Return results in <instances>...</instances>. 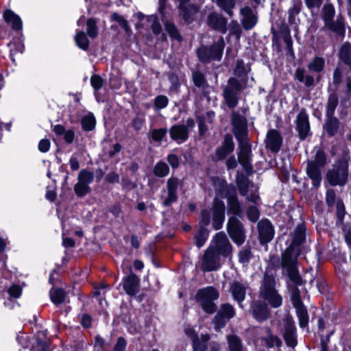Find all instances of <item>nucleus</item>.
<instances>
[{
  "label": "nucleus",
  "instance_id": "f257e3e1",
  "mask_svg": "<svg viewBox=\"0 0 351 351\" xmlns=\"http://www.w3.org/2000/svg\"><path fill=\"white\" fill-rule=\"evenodd\" d=\"M231 125L232 134L238 142L237 159L239 164L247 176H252L254 172L252 165L253 154L249 138L247 118L238 112H232Z\"/></svg>",
  "mask_w": 351,
  "mask_h": 351
},
{
  "label": "nucleus",
  "instance_id": "f03ea898",
  "mask_svg": "<svg viewBox=\"0 0 351 351\" xmlns=\"http://www.w3.org/2000/svg\"><path fill=\"white\" fill-rule=\"evenodd\" d=\"M211 214L213 228L215 230L221 229L226 218V206L223 201L217 197H214L210 210H201L199 227L206 228L210 223Z\"/></svg>",
  "mask_w": 351,
  "mask_h": 351
},
{
  "label": "nucleus",
  "instance_id": "7ed1b4c3",
  "mask_svg": "<svg viewBox=\"0 0 351 351\" xmlns=\"http://www.w3.org/2000/svg\"><path fill=\"white\" fill-rule=\"evenodd\" d=\"M300 254V248L297 249L295 253V248L288 246L281 256V267L286 269L288 278L296 286H302L304 284L298 266V258Z\"/></svg>",
  "mask_w": 351,
  "mask_h": 351
},
{
  "label": "nucleus",
  "instance_id": "20e7f679",
  "mask_svg": "<svg viewBox=\"0 0 351 351\" xmlns=\"http://www.w3.org/2000/svg\"><path fill=\"white\" fill-rule=\"evenodd\" d=\"M328 157L323 148H319L314 160L306 162V173L312 182L313 187L317 189L322 180V169L327 165Z\"/></svg>",
  "mask_w": 351,
  "mask_h": 351
},
{
  "label": "nucleus",
  "instance_id": "39448f33",
  "mask_svg": "<svg viewBox=\"0 0 351 351\" xmlns=\"http://www.w3.org/2000/svg\"><path fill=\"white\" fill-rule=\"evenodd\" d=\"M335 16V9L332 3H326L322 8V19L324 26L333 32L337 37L343 39L346 36V21L341 14Z\"/></svg>",
  "mask_w": 351,
  "mask_h": 351
},
{
  "label": "nucleus",
  "instance_id": "423d86ee",
  "mask_svg": "<svg viewBox=\"0 0 351 351\" xmlns=\"http://www.w3.org/2000/svg\"><path fill=\"white\" fill-rule=\"evenodd\" d=\"M349 162L344 157L337 159L332 166L326 173V179L328 183L332 186H344L348 180Z\"/></svg>",
  "mask_w": 351,
  "mask_h": 351
},
{
  "label": "nucleus",
  "instance_id": "0eeeda50",
  "mask_svg": "<svg viewBox=\"0 0 351 351\" xmlns=\"http://www.w3.org/2000/svg\"><path fill=\"white\" fill-rule=\"evenodd\" d=\"M219 298V292L214 286H207L198 289L195 295V301L206 314H213L217 311V306L215 303Z\"/></svg>",
  "mask_w": 351,
  "mask_h": 351
},
{
  "label": "nucleus",
  "instance_id": "6e6552de",
  "mask_svg": "<svg viewBox=\"0 0 351 351\" xmlns=\"http://www.w3.org/2000/svg\"><path fill=\"white\" fill-rule=\"evenodd\" d=\"M225 41L221 37L210 45H202L197 49V56L200 62L207 64L211 61H220L222 58Z\"/></svg>",
  "mask_w": 351,
  "mask_h": 351
},
{
  "label": "nucleus",
  "instance_id": "1a4fd4ad",
  "mask_svg": "<svg viewBox=\"0 0 351 351\" xmlns=\"http://www.w3.org/2000/svg\"><path fill=\"white\" fill-rule=\"evenodd\" d=\"M224 197L227 199V213L231 217L242 219L244 216L242 203L239 201L236 186L232 184H227L222 180Z\"/></svg>",
  "mask_w": 351,
  "mask_h": 351
},
{
  "label": "nucleus",
  "instance_id": "9d476101",
  "mask_svg": "<svg viewBox=\"0 0 351 351\" xmlns=\"http://www.w3.org/2000/svg\"><path fill=\"white\" fill-rule=\"evenodd\" d=\"M243 89V87L237 78L229 77L227 86L223 89V97L229 108H234L238 105Z\"/></svg>",
  "mask_w": 351,
  "mask_h": 351
},
{
  "label": "nucleus",
  "instance_id": "9b49d317",
  "mask_svg": "<svg viewBox=\"0 0 351 351\" xmlns=\"http://www.w3.org/2000/svg\"><path fill=\"white\" fill-rule=\"evenodd\" d=\"M226 228L229 237L237 245L241 246L245 243L246 230L237 217H229Z\"/></svg>",
  "mask_w": 351,
  "mask_h": 351
},
{
  "label": "nucleus",
  "instance_id": "f8f14e48",
  "mask_svg": "<svg viewBox=\"0 0 351 351\" xmlns=\"http://www.w3.org/2000/svg\"><path fill=\"white\" fill-rule=\"evenodd\" d=\"M236 315L235 309L230 303L221 304L219 309L213 319V324L216 330L223 328L227 322Z\"/></svg>",
  "mask_w": 351,
  "mask_h": 351
},
{
  "label": "nucleus",
  "instance_id": "ddd939ff",
  "mask_svg": "<svg viewBox=\"0 0 351 351\" xmlns=\"http://www.w3.org/2000/svg\"><path fill=\"white\" fill-rule=\"evenodd\" d=\"M51 341L47 330H38L30 338L29 351H50Z\"/></svg>",
  "mask_w": 351,
  "mask_h": 351
},
{
  "label": "nucleus",
  "instance_id": "4468645a",
  "mask_svg": "<svg viewBox=\"0 0 351 351\" xmlns=\"http://www.w3.org/2000/svg\"><path fill=\"white\" fill-rule=\"evenodd\" d=\"M257 230L258 241L261 245H267L273 240L275 229L269 219H263L258 221Z\"/></svg>",
  "mask_w": 351,
  "mask_h": 351
},
{
  "label": "nucleus",
  "instance_id": "2eb2a0df",
  "mask_svg": "<svg viewBox=\"0 0 351 351\" xmlns=\"http://www.w3.org/2000/svg\"><path fill=\"white\" fill-rule=\"evenodd\" d=\"M182 181L180 180L177 177L172 176L168 178L167 181V196L162 202V205L164 207H169L178 202V189L179 186H182Z\"/></svg>",
  "mask_w": 351,
  "mask_h": 351
},
{
  "label": "nucleus",
  "instance_id": "dca6fc26",
  "mask_svg": "<svg viewBox=\"0 0 351 351\" xmlns=\"http://www.w3.org/2000/svg\"><path fill=\"white\" fill-rule=\"evenodd\" d=\"M220 256L217 252L211 247L207 248L202 258V267L204 271H216L220 267Z\"/></svg>",
  "mask_w": 351,
  "mask_h": 351
},
{
  "label": "nucleus",
  "instance_id": "f3484780",
  "mask_svg": "<svg viewBox=\"0 0 351 351\" xmlns=\"http://www.w3.org/2000/svg\"><path fill=\"white\" fill-rule=\"evenodd\" d=\"M295 124V130L298 132L300 140H305L311 134V125L308 121V116L305 109H302L297 115Z\"/></svg>",
  "mask_w": 351,
  "mask_h": 351
},
{
  "label": "nucleus",
  "instance_id": "a211bd4d",
  "mask_svg": "<svg viewBox=\"0 0 351 351\" xmlns=\"http://www.w3.org/2000/svg\"><path fill=\"white\" fill-rule=\"evenodd\" d=\"M121 285L128 295L135 296L140 290L141 279L130 270V273L123 278Z\"/></svg>",
  "mask_w": 351,
  "mask_h": 351
},
{
  "label": "nucleus",
  "instance_id": "6ab92c4d",
  "mask_svg": "<svg viewBox=\"0 0 351 351\" xmlns=\"http://www.w3.org/2000/svg\"><path fill=\"white\" fill-rule=\"evenodd\" d=\"M250 311L253 317L261 323L267 321L271 315L267 304L260 300L252 302Z\"/></svg>",
  "mask_w": 351,
  "mask_h": 351
},
{
  "label": "nucleus",
  "instance_id": "aec40b11",
  "mask_svg": "<svg viewBox=\"0 0 351 351\" xmlns=\"http://www.w3.org/2000/svg\"><path fill=\"white\" fill-rule=\"evenodd\" d=\"M234 146L235 144L232 134L229 133L225 134L221 146L215 149V155L217 160H223L227 156L233 152Z\"/></svg>",
  "mask_w": 351,
  "mask_h": 351
},
{
  "label": "nucleus",
  "instance_id": "412c9836",
  "mask_svg": "<svg viewBox=\"0 0 351 351\" xmlns=\"http://www.w3.org/2000/svg\"><path fill=\"white\" fill-rule=\"evenodd\" d=\"M215 247L213 248L219 256L229 257L232 253L233 247L226 234L223 232H218L215 234Z\"/></svg>",
  "mask_w": 351,
  "mask_h": 351
},
{
  "label": "nucleus",
  "instance_id": "4be33fe9",
  "mask_svg": "<svg viewBox=\"0 0 351 351\" xmlns=\"http://www.w3.org/2000/svg\"><path fill=\"white\" fill-rule=\"evenodd\" d=\"M282 143L283 138L278 130L271 129L267 132L265 140L267 149L276 154L280 150Z\"/></svg>",
  "mask_w": 351,
  "mask_h": 351
},
{
  "label": "nucleus",
  "instance_id": "5701e85b",
  "mask_svg": "<svg viewBox=\"0 0 351 351\" xmlns=\"http://www.w3.org/2000/svg\"><path fill=\"white\" fill-rule=\"evenodd\" d=\"M240 14L242 16L241 19V25L246 31L253 29L258 23L257 14H255L253 10L248 5L241 8Z\"/></svg>",
  "mask_w": 351,
  "mask_h": 351
},
{
  "label": "nucleus",
  "instance_id": "b1692460",
  "mask_svg": "<svg viewBox=\"0 0 351 351\" xmlns=\"http://www.w3.org/2000/svg\"><path fill=\"white\" fill-rule=\"evenodd\" d=\"M283 339L287 346L294 348L298 345L297 328L292 318L287 319L285 324Z\"/></svg>",
  "mask_w": 351,
  "mask_h": 351
},
{
  "label": "nucleus",
  "instance_id": "393cba45",
  "mask_svg": "<svg viewBox=\"0 0 351 351\" xmlns=\"http://www.w3.org/2000/svg\"><path fill=\"white\" fill-rule=\"evenodd\" d=\"M306 225L305 221L298 223L291 234V241L289 246L300 248L306 240Z\"/></svg>",
  "mask_w": 351,
  "mask_h": 351
},
{
  "label": "nucleus",
  "instance_id": "a878e982",
  "mask_svg": "<svg viewBox=\"0 0 351 351\" xmlns=\"http://www.w3.org/2000/svg\"><path fill=\"white\" fill-rule=\"evenodd\" d=\"M207 23L213 29L222 34H226L227 32V19L217 12H213L208 15Z\"/></svg>",
  "mask_w": 351,
  "mask_h": 351
},
{
  "label": "nucleus",
  "instance_id": "bb28decb",
  "mask_svg": "<svg viewBox=\"0 0 351 351\" xmlns=\"http://www.w3.org/2000/svg\"><path fill=\"white\" fill-rule=\"evenodd\" d=\"M4 21L10 26L16 33H21L23 30V21L19 15L10 9H6L3 12Z\"/></svg>",
  "mask_w": 351,
  "mask_h": 351
},
{
  "label": "nucleus",
  "instance_id": "cd10ccee",
  "mask_svg": "<svg viewBox=\"0 0 351 351\" xmlns=\"http://www.w3.org/2000/svg\"><path fill=\"white\" fill-rule=\"evenodd\" d=\"M337 64L351 70V43L349 41L340 45L337 52Z\"/></svg>",
  "mask_w": 351,
  "mask_h": 351
},
{
  "label": "nucleus",
  "instance_id": "c85d7f7f",
  "mask_svg": "<svg viewBox=\"0 0 351 351\" xmlns=\"http://www.w3.org/2000/svg\"><path fill=\"white\" fill-rule=\"evenodd\" d=\"M169 135L173 141H176L178 143L186 142L189 137V131L187 126L184 124H174L169 130Z\"/></svg>",
  "mask_w": 351,
  "mask_h": 351
},
{
  "label": "nucleus",
  "instance_id": "c756f323",
  "mask_svg": "<svg viewBox=\"0 0 351 351\" xmlns=\"http://www.w3.org/2000/svg\"><path fill=\"white\" fill-rule=\"evenodd\" d=\"M340 121L335 115H326V120L323 124V132L328 138H332L337 134L340 128Z\"/></svg>",
  "mask_w": 351,
  "mask_h": 351
},
{
  "label": "nucleus",
  "instance_id": "7c9ffc66",
  "mask_svg": "<svg viewBox=\"0 0 351 351\" xmlns=\"http://www.w3.org/2000/svg\"><path fill=\"white\" fill-rule=\"evenodd\" d=\"M306 71L304 68L298 67L295 71L294 78L300 83H304L306 87H313L315 86V80L317 83H319L322 79V75L317 74L315 79L313 75H305Z\"/></svg>",
  "mask_w": 351,
  "mask_h": 351
},
{
  "label": "nucleus",
  "instance_id": "2f4dec72",
  "mask_svg": "<svg viewBox=\"0 0 351 351\" xmlns=\"http://www.w3.org/2000/svg\"><path fill=\"white\" fill-rule=\"evenodd\" d=\"M178 10L183 21L187 24H191L194 21L193 16L198 12L199 8L194 3L179 4Z\"/></svg>",
  "mask_w": 351,
  "mask_h": 351
},
{
  "label": "nucleus",
  "instance_id": "473e14b6",
  "mask_svg": "<svg viewBox=\"0 0 351 351\" xmlns=\"http://www.w3.org/2000/svg\"><path fill=\"white\" fill-rule=\"evenodd\" d=\"M246 287L239 281L234 280L230 287V291L233 299L239 304L242 303L245 299Z\"/></svg>",
  "mask_w": 351,
  "mask_h": 351
},
{
  "label": "nucleus",
  "instance_id": "72a5a7b5",
  "mask_svg": "<svg viewBox=\"0 0 351 351\" xmlns=\"http://www.w3.org/2000/svg\"><path fill=\"white\" fill-rule=\"evenodd\" d=\"M249 176L246 173L240 171H237L236 175V189H238L239 194L243 197L246 196L249 192L250 182L248 178Z\"/></svg>",
  "mask_w": 351,
  "mask_h": 351
},
{
  "label": "nucleus",
  "instance_id": "f704fd0d",
  "mask_svg": "<svg viewBox=\"0 0 351 351\" xmlns=\"http://www.w3.org/2000/svg\"><path fill=\"white\" fill-rule=\"evenodd\" d=\"M93 288V297L96 298L99 304L102 305V301L106 300V294L110 289V285L104 281H101L94 283Z\"/></svg>",
  "mask_w": 351,
  "mask_h": 351
},
{
  "label": "nucleus",
  "instance_id": "c9c22d12",
  "mask_svg": "<svg viewBox=\"0 0 351 351\" xmlns=\"http://www.w3.org/2000/svg\"><path fill=\"white\" fill-rule=\"evenodd\" d=\"M292 5L288 10V22L290 25L297 24L296 16L302 9V0H291Z\"/></svg>",
  "mask_w": 351,
  "mask_h": 351
},
{
  "label": "nucleus",
  "instance_id": "e433bc0d",
  "mask_svg": "<svg viewBox=\"0 0 351 351\" xmlns=\"http://www.w3.org/2000/svg\"><path fill=\"white\" fill-rule=\"evenodd\" d=\"M350 72H351V70H348L345 66L337 64L332 73V84L335 87H338L342 84L344 75Z\"/></svg>",
  "mask_w": 351,
  "mask_h": 351
},
{
  "label": "nucleus",
  "instance_id": "4c0bfd02",
  "mask_svg": "<svg viewBox=\"0 0 351 351\" xmlns=\"http://www.w3.org/2000/svg\"><path fill=\"white\" fill-rule=\"evenodd\" d=\"M267 336L262 337L261 341L264 342L267 348H272L274 346L280 348L282 346L281 339L276 335H274L270 328L266 329Z\"/></svg>",
  "mask_w": 351,
  "mask_h": 351
},
{
  "label": "nucleus",
  "instance_id": "58836bf2",
  "mask_svg": "<svg viewBox=\"0 0 351 351\" xmlns=\"http://www.w3.org/2000/svg\"><path fill=\"white\" fill-rule=\"evenodd\" d=\"M210 339V337L209 334H202L200 338L198 337L191 342L193 351H207L208 342Z\"/></svg>",
  "mask_w": 351,
  "mask_h": 351
},
{
  "label": "nucleus",
  "instance_id": "ea45409f",
  "mask_svg": "<svg viewBox=\"0 0 351 351\" xmlns=\"http://www.w3.org/2000/svg\"><path fill=\"white\" fill-rule=\"evenodd\" d=\"M49 295L52 303L58 306L64 302L66 293L62 288H53L49 291Z\"/></svg>",
  "mask_w": 351,
  "mask_h": 351
},
{
  "label": "nucleus",
  "instance_id": "a19ab883",
  "mask_svg": "<svg viewBox=\"0 0 351 351\" xmlns=\"http://www.w3.org/2000/svg\"><path fill=\"white\" fill-rule=\"evenodd\" d=\"M276 280L273 275H269L267 273L264 274L263 280V290L262 294H270L274 291H276Z\"/></svg>",
  "mask_w": 351,
  "mask_h": 351
},
{
  "label": "nucleus",
  "instance_id": "79ce46f5",
  "mask_svg": "<svg viewBox=\"0 0 351 351\" xmlns=\"http://www.w3.org/2000/svg\"><path fill=\"white\" fill-rule=\"evenodd\" d=\"M165 30L167 32L172 40H176L179 43L182 42L183 38L176 25L171 21H167L165 24Z\"/></svg>",
  "mask_w": 351,
  "mask_h": 351
},
{
  "label": "nucleus",
  "instance_id": "37998d69",
  "mask_svg": "<svg viewBox=\"0 0 351 351\" xmlns=\"http://www.w3.org/2000/svg\"><path fill=\"white\" fill-rule=\"evenodd\" d=\"M295 309L298 319L299 326L303 329L308 327L309 316L306 306H299L295 308Z\"/></svg>",
  "mask_w": 351,
  "mask_h": 351
},
{
  "label": "nucleus",
  "instance_id": "c03bdc74",
  "mask_svg": "<svg viewBox=\"0 0 351 351\" xmlns=\"http://www.w3.org/2000/svg\"><path fill=\"white\" fill-rule=\"evenodd\" d=\"M75 43L78 48L83 51H88L90 46V40L86 33L82 30H79L75 36Z\"/></svg>",
  "mask_w": 351,
  "mask_h": 351
},
{
  "label": "nucleus",
  "instance_id": "a18cd8bd",
  "mask_svg": "<svg viewBox=\"0 0 351 351\" xmlns=\"http://www.w3.org/2000/svg\"><path fill=\"white\" fill-rule=\"evenodd\" d=\"M80 123L84 132H90L95 128L96 119L94 114L90 112L82 117Z\"/></svg>",
  "mask_w": 351,
  "mask_h": 351
},
{
  "label": "nucleus",
  "instance_id": "49530a36",
  "mask_svg": "<svg viewBox=\"0 0 351 351\" xmlns=\"http://www.w3.org/2000/svg\"><path fill=\"white\" fill-rule=\"evenodd\" d=\"M307 67L311 72L320 73L324 71L325 68V60L320 56H315L308 64Z\"/></svg>",
  "mask_w": 351,
  "mask_h": 351
},
{
  "label": "nucleus",
  "instance_id": "de8ad7c7",
  "mask_svg": "<svg viewBox=\"0 0 351 351\" xmlns=\"http://www.w3.org/2000/svg\"><path fill=\"white\" fill-rule=\"evenodd\" d=\"M339 104V97L336 93L329 94L326 107V115H335V112Z\"/></svg>",
  "mask_w": 351,
  "mask_h": 351
},
{
  "label": "nucleus",
  "instance_id": "09e8293b",
  "mask_svg": "<svg viewBox=\"0 0 351 351\" xmlns=\"http://www.w3.org/2000/svg\"><path fill=\"white\" fill-rule=\"evenodd\" d=\"M209 236V231L205 227H199L198 231L194 237L195 245L197 248L202 247Z\"/></svg>",
  "mask_w": 351,
  "mask_h": 351
},
{
  "label": "nucleus",
  "instance_id": "8fccbe9b",
  "mask_svg": "<svg viewBox=\"0 0 351 351\" xmlns=\"http://www.w3.org/2000/svg\"><path fill=\"white\" fill-rule=\"evenodd\" d=\"M192 80L194 85L197 88H206L208 87L206 76L200 71H195L193 72Z\"/></svg>",
  "mask_w": 351,
  "mask_h": 351
},
{
  "label": "nucleus",
  "instance_id": "3c124183",
  "mask_svg": "<svg viewBox=\"0 0 351 351\" xmlns=\"http://www.w3.org/2000/svg\"><path fill=\"white\" fill-rule=\"evenodd\" d=\"M169 171L170 169L167 164L162 160H160L154 165L153 169V173L156 177L164 178L169 175Z\"/></svg>",
  "mask_w": 351,
  "mask_h": 351
},
{
  "label": "nucleus",
  "instance_id": "603ef678",
  "mask_svg": "<svg viewBox=\"0 0 351 351\" xmlns=\"http://www.w3.org/2000/svg\"><path fill=\"white\" fill-rule=\"evenodd\" d=\"M263 297L265 300L268 301L272 308H278L282 304V298L276 291L270 294L263 295Z\"/></svg>",
  "mask_w": 351,
  "mask_h": 351
},
{
  "label": "nucleus",
  "instance_id": "864d4df0",
  "mask_svg": "<svg viewBox=\"0 0 351 351\" xmlns=\"http://www.w3.org/2000/svg\"><path fill=\"white\" fill-rule=\"evenodd\" d=\"M8 47H10L9 57L12 63H15L14 56L18 53H23L24 50V45L19 42L10 41L8 43Z\"/></svg>",
  "mask_w": 351,
  "mask_h": 351
},
{
  "label": "nucleus",
  "instance_id": "5fc2aeb1",
  "mask_svg": "<svg viewBox=\"0 0 351 351\" xmlns=\"http://www.w3.org/2000/svg\"><path fill=\"white\" fill-rule=\"evenodd\" d=\"M217 4L230 17H232L233 16L232 10L235 6L234 0H217Z\"/></svg>",
  "mask_w": 351,
  "mask_h": 351
},
{
  "label": "nucleus",
  "instance_id": "6e6d98bb",
  "mask_svg": "<svg viewBox=\"0 0 351 351\" xmlns=\"http://www.w3.org/2000/svg\"><path fill=\"white\" fill-rule=\"evenodd\" d=\"M252 258L253 254L250 245H245L239 252L238 258L240 263H248Z\"/></svg>",
  "mask_w": 351,
  "mask_h": 351
},
{
  "label": "nucleus",
  "instance_id": "4d7b16f0",
  "mask_svg": "<svg viewBox=\"0 0 351 351\" xmlns=\"http://www.w3.org/2000/svg\"><path fill=\"white\" fill-rule=\"evenodd\" d=\"M228 348L230 351H243V345L241 339L232 335L228 337Z\"/></svg>",
  "mask_w": 351,
  "mask_h": 351
},
{
  "label": "nucleus",
  "instance_id": "13d9d810",
  "mask_svg": "<svg viewBox=\"0 0 351 351\" xmlns=\"http://www.w3.org/2000/svg\"><path fill=\"white\" fill-rule=\"evenodd\" d=\"M94 173L87 169H82L77 176L78 182L89 185L94 180Z\"/></svg>",
  "mask_w": 351,
  "mask_h": 351
},
{
  "label": "nucleus",
  "instance_id": "bf43d9fd",
  "mask_svg": "<svg viewBox=\"0 0 351 351\" xmlns=\"http://www.w3.org/2000/svg\"><path fill=\"white\" fill-rule=\"evenodd\" d=\"M291 300L294 308L304 305L301 298V293L298 286L295 285L291 291Z\"/></svg>",
  "mask_w": 351,
  "mask_h": 351
},
{
  "label": "nucleus",
  "instance_id": "052dcab7",
  "mask_svg": "<svg viewBox=\"0 0 351 351\" xmlns=\"http://www.w3.org/2000/svg\"><path fill=\"white\" fill-rule=\"evenodd\" d=\"M86 33L91 38H95L98 35V27L97 21L93 18H89L86 21Z\"/></svg>",
  "mask_w": 351,
  "mask_h": 351
},
{
  "label": "nucleus",
  "instance_id": "680f3d73",
  "mask_svg": "<svg viewBox=\"0 0 351 351\" xmlns=\"http://www.w3.org/2000/svg\"><path fill=\"white\" fill-rule=\"evenodd\" d=\"M281 33L283 37L284 42L287 47L288 53L294 54L293 49V41L290 34V31L287 27H285L282 29Z\"/></svg>",
  "mask_w": 351,
  "mask_h": 351
},
{
  "label": "nucleus",
  "instance_id": "e2e57ef3",
  "mask_svg": "<svg viewBox=\"0 0 351 351\" xmlns=\"http://www.w3.org/2000/svg\"><path fill=\"white\" fill-rule=\"evenodd\" d=\"M73 190L77 197H83L90 192L91 189L89 185L77 182L74 185Z\"/></svg>",
  "mask_w": 351,
  "mask_h": 351
},
{
  "label": "nucleus",
  "instance_id": "0e129e2a",
  "mask_svg": "<svg viewBox=\"0 0 351 351\" xmlns=\"http://www.w3.org/2000/svg\"><path fill=\"white\" fill-rule=\"evenodd\" d=\"M12 274L10 270H3L0 273V293L5 291L9 285V279L12 278Z\"/></svg>",
  "mask_w": 351,
  "mask_h": 351
},
{
  "label": "nucleus",
  "instance_id": "69168bd1",
  "mask_svg": "<svg viewBox=\"0 0 351 351\" xmlns=\"http://www.w3.org/2000/svg\"><path fill=\"white\" fill-rule=\"evenodd\" d=\"M246 215L250 221L255 223L258 220L261 213L256 206L252 205L248 206Z\"/></svg>",
  "mask_w": 351,
  "mask_h": 351
},
{
  "label": "nucleus",
  "instance_id": "338daca9",
  "mask_svg": "<svg viewBox=\"0 0 351 351\" xmlns=\"http://www.w3.org/2000/svg\"><path fill=\"white\" fill-rule=\"evenodd\" d=\"M167 133V128L153 129L151 131L150 138L154 142H161L166 136Z\"/></svg>",
  "mask_w": 351,
  "mask_h": 351
},
{
  "label": "nucleus",
  "instance_id": "774afa93",
  "mask_svg": "<svg viewBox=\"0 0 351 351\" xmlns=\"http://www.w3.org/2000/svg\"><path fill=\"white\" fill-rule=\"evenodd\" d=\"M112 19L114 21L117 22L126 33H130L131 32V28L128 21L123 16L114 12L112 14Z\"/></svg>",
  "mask_w": 351,
  "mask_h": 351
}]
</instances>
